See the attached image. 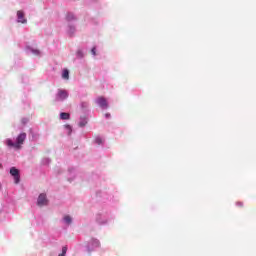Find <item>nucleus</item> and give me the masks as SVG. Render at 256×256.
<instances>
[{
    "label": "nucleus",
    "mask_w": 256,
    "mask_h": 256,
    "mask_svg": "<svg viewBox=\"0 0 256 256\" xmlns=\"http://www.w3.org/2000/svg\"><path fill=\"white\" fill-rule=\"evenodd\" d=\"M17 19L18 23H27V19H25V13H23L21 10L17 12Z\"/></svg>",
    "instance_id": "obj_7"
},
{
    "label": "nucleus",
    "mask_w": 256,
    "mask_h": 256,
    "mask_svg": "<svg viewBox=\"0 0 256 256\" xmlns=\"http://www.w3.org/2000/svg\"><path fill=\"white\" fill-rule=\"evenodd\" d=\"M62 221L65 225H71V223H73V218H71L69 215H66L63 217Z\"/></svg>",
    "instance_id": "obj_8"
},
{
    "label": "nucleus",
    "mask_w": 256,
    "mask_h": 256,
    "mask_svg": "<svg viewBox=\"0 0 256 256\" xmlns=\"http://www.w3.org/2000/svg\"><path fill=\"white\" fill-rule=\"evenodd\" d=\"M66 19H67V21H75V19H76L75 14L69 12V13L66 15Z\"/></svg>",
    "instance_id": "obj_10"
},
{
    "label": "nucleus",
    "mask_w": 256,
    "mask_h": 256,
    "mask_svg": "<svg viewBox=\"0 0 256 256\" xmlns=\"http://www.w3.org/2000/svg\"><path fill=\"white\" fill-rule=\"evenodd\" d=\"M10 174L12 175V177H14V182L17 184L19 183V181H21V178L19 176V170L16 169L15 167H12L10 169Z\"/></svg>",
    "instance_id": "obj_4"
},
{
    "label": "nucleus",
    "mask_w": 256,
    "mask_h": 256,
    "mask_svg": "<svg viewBox=\"0 0 256 256\" xmlns=\"http://www.w3.org/2000/svg\"><path fill=\"white\" fill-rule=\"evenodd\" d=\"M70 33H75V28L70 26Z\"/></svg>",
    "instance_id": "obj_20"
},
{
    "label": "nucleus",
    "mask_w": 256,
    "mask_h": 256,
    "mask_svg": "<svg viewBox=\"0 0 256 256\" xmlns=\"http://www.w3.org/2000/svg\"><path fill=\"white\" fill-rule=\"evenodd\" d=\"M95 143H96L97 145H103V138H101V136H97V137L95 138Z\"/></svg>",
    "instance_id": "obj_13"
},
{
    "label": "nucleus",
    "mask_w": 256,
    "mask_h": 256,
    "mask_svg": "<svg viewBox=\"0 0 256 256\" xmlns=\"http://www.w3.org/2000/svg\"><path fill=\"white\" fill-rule=\"evenodd\" d=\"M65 255H67V246H64V247L62 248V253L59 254V256H65Z\"/></svg>",
    "instance_id": "obj_16"
},
{
    "label": "nucleus",
    "mask_w": 256,
    "mask_h": 256,
    "mask_svg": "<svg viewBox=\"0 0 256 256\" xmlns=\"http://www.w3.org/2000/svg\"><path fill=\"white\" fill-rule=\"evenodd\" d=\"M69 97V92L67 90L59 89L57 94H56V101H65Z\"/></svg>",
    "instance_id": "obj_2"
},
{
    "label": "nucleus",
    "mask_w": 256,
    "mask_h": 256,
    "mask_svg": "<svg viewBox=\"0 0 256 256\" xmlns=\"http://www.w3.org/2000/svg\"><path fill=\"white\" fill-rule=\"evenodd\" d=\"M60 119L62 120L69 119V113H65V112L60 113Z\"/></svg>",
    "instance_id": "obj_12"
},
{
    "label": "nucleus",
    "mask_w": 256,
    "mask_h": 256,
    "mask_svg": "<svg viewBox=\"0 0 256 256\" xmlns=\"http://www.w3.org/2000/svg\"><path fill=\"white\" fill-rule=\"evenodd\" d=\"M109 117H111V114H106V118H109Z\"/></svg>",
    "instance_id": "obj_24"
},
{
    "label": "nucleus",
    "mask_w": 256,
    "mask_h": 256,
    "mask_svg": "<svg viewBox=\"0 0 256 256\" xmlns=\"http://www.w3.org/2000/svg\"><path fill=\"white\" fill-rule=\"evenodd\" d=\"M95 51H96V48H95V47H94V48H92L91 53H92V55H94V56H96V55H97V53H96Z\"/></svg>",
    "instance_id": "obj_18"
},
{
    "label": "nucleus",
    "mask_w": 256,
    "mask_h": 256,
    "mask_svg": "<svg viewBox=\"0 0 256 256\" xmlns=\"http://www.w3.org/2000/svg\"><path fill=\"white\" fill-rule=\"evenodd\" d=\"M37 205L43 207L47 205V196L45 194H40L37 200Z\"/></svg>",
    "instance_id": "obj_5"
},
{
    "label": "nucleus",
    "mask_w": 256,
    "mask_h": 256,
    "mask_svg": "<svg viewBox=\"0 0 256 256\" xmlns=\"http://www.w3.org/2000/svg\"><path fill=\"white\" fill-rule=\"evenodd\" d=\"M0 191H1V184H0Z\"/></svg>",
    "instance_id": "obj_28"
},
{
    "label": "nucleus",
    "mask_w": 256,
    "mask_h": 256,
    "mask_svg": "<svg viewBox=\"0 0 256 256\" xmlns=\"http://www.w3.org/2000/svg\"><path fill=\"white\" fill-rule=\"evenodd\" d=\"M42 163H43V165H49V163H51V159H49V158H44V159L42 160Z\"/></svg>",
    "instance_id": "obj_15"
},
{
    "label": "nucleus",
    "mask_w": 256,
    "mask_h": 256,
    "mask_svg": "<svg viewBox=\"0 0 256 256\" xmlns=\"http://www.w3.org/2000/svg\"><path fill=\"white\" fill-rule=\"evenodd\" d=\"M68 181H70V182H71V178H68Z\"/></svg>",
    "instance_id": "obj_27"
},
{
    "label": "nucleus",
    "mask_w": 256,
    "mask_h": 256,
    "mask_svg": "<svg viewBox=\"0 0 256 256\" xmlns=\"http://www.w3.org/2000/svg\"><path fill=\"white\" fill-rule=\"evenodd\" d=\"M78 55H81V51H78Z\"/></svg>",
    "instance_id": "obj_25"
},
{
    "label": "nucleus",
    "mask_w": 256,
    "mask_h": 256,
    "mask_svg": "<svg viewBox=\"0 0 256 256\" xmlns=\"http://www.w3.org/2000/svg\"><path fill=\"white\" fill-rule=\"evenodd\" d=\"M99 245H100L99 240L92 239L91 243L88 245V251H93V249H97Z\"/></svg>",
    "instance_id": "obj_6"
},
{
    "label": "nucleus",
    "mask_w": 256,
    "mask_h": 256,
    "mask_svg": "<svg viewBox=\"0 0 256 256\" xmlns=\"http://www.w3.org/2000/svg\"><path fill=\"white\" fill-rule=\"evenodd\" d=\"M95 103H97V105L101 107V109H107V107H109V104L107 103V99H105L104 97H98L95 100Z\"/></svg>",
    "instance_id": "obj_3"
},
{
    "label": "nucleus",
    "mask_w": 256,
    "mask_h": 256,
    "mask_svg": "<svg viewBox=\"0 0 256 256\" xmlns=\"http://www.w3.org/2000/svg\"><path fill=\"white\" fill-rule=\"evenodd\" d=\"M22 123H27V119H22Z\"/></svg>",
    "instance_id": "obj_21"
},
{
    "label": "nucleus",
    "mask_w": 256,
    "mask_h": 256,
    "mask_svg": "<svg viewBox=\"0 0 256 256\" xmlns=\"http://www.w3.org/2000/svg\"><path fill=\"white\" fill-rule=\"evenodd\" d=\"M97 221H98L100 224L105 223V222H101V220H99V218H97Z\"/></svg>",
    "instance_id": "obj_23"
},
{
    "label": "nucleus",
    "mask_w": 256,
    "mask_h": 256,
    "mask_svg": "<svg viewBox=\"0 0 256 256\" xmlns=\"http://www.w3.org/2000/svg\"><path fill=\"white\" fill-rule=\"evenodd\" d=\"M80 127H85L87 125V120L86 119H81L79 122Z\"/></svg>",
    "instance_id": "obj_14"
},
{
    "label": "nucleus",
    "mask_w": 256,
    "mask_h": 256,
    "mask_svg": "<svg viewBox=\"0 0 256 256\" xmlns=\"http://www.w3.org/2000/svg\"><path fill=\"white\" fill-rule=\"evenodd\" d=\"M65 128H66L67 131H68V135H71V131H72L71 126L66 125Z\"/></svg>",
    "instance_id": "obj_17"
},
{
    "label": "nucleus",
    "mask_w": 256,
    "mask_h": 256,
    "mask_svg": "<svg viewBox=\"0 0 256 256\" xmlns=\"http://www.w3.org/2000/svg\"><path fill=\"white\" fill-rule=\"evenodd\" d=\"M1 167H3V165H1V163H0V169H1Z\"/></svg>",
    "instance_id": "obj_26"
},
{
    "label": "nucleus",
    "mask_w": 256,
    "mask_h": 256,
    "mask_svg": "<svg viewBox=\"0 0 256 256\" xmlns=\"http://www.w3.org/2000/svg\"><path fill=\"white\" fill-rule=\"evenodd\" d=\"M69 174H70V175H75V169H70V170H69Z\"/></svg>",
    "instance_id": "obj_19"
},
{
    "label": "nucleus",
    "mask_w": 256,
    "mask_h": 256,
    "mask_svg": "<svg viewBox=\"0 0 256 256\" xmlns=\"http://www.w3.org/2000/svg\"><path fill=\"white\" fill-rule=\"evenodd\" d=\"M25 139H27V134L26 133H21L17 138L16 142H13L11 139H6L5 144L8 147H13L14 149H21V145L25 142Z\"/></svg>",
    "instance_id": "obj_1"
},
{
    "label": "nucleus",
    "mask_w": 256,
    "mask_h": 256,
    "mask_svg": "<svg viewBox=\"0 0 256 256\" xmlns=\"http://www.w3.org/2000/svg\"><path fill=\"white\" fill-rule=\"evenodd\" d=\"M236 205L241 206V205H243V203L237 202Z\"/></svg>",
    "instance_id": "obj_22"
},
{
    "label": "nucleus",
    "mask_w": 256,
    "mask_h": 256,
    "mask_svg": "<svg viewBox=\"0 0 256 256\" xmlns=\"http://www.w3.org/2000/svg\"><path fill=\"white\" fill-rule=\"evenodd\" d=\"M27 52L28 53H33V55H40V51L37 49H33V48H27Z\"/></svg>",
    "instance_id": "obj_11"
},
{
    "label": "nucleus",
    "mask_w": 256,
    "mask_h": 256,
    "mask_svg": "<svg viewBox=\"0 0 256 256\" xmlns=\"http://www.w3.org/2000/svg\"><path fill=\"white\" fill-rule=\"evenodd\" d=\"M62 79H64L65 81H69V70L68 69H64L62 71Z\"/></svg>",
    "instance_id": "obj_9"
}]
</instances>
